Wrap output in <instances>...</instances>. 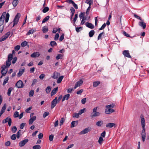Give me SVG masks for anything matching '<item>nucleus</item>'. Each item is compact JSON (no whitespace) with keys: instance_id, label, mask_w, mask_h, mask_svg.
I'll list each match as a JSON object with an SVG mask.
<instances>
[{"instance_id":"nucleus-1","label":"nucleus","mask_w":149,"mask_h":149,"mask_svg":"<svg viewBox=\"0 0 149 149\" xmlns=\"http://www.w3.org/2000/svg\"><path fill=\"white\" fill-rule=\"evenodd\" d=\"M12 56H8V60L6 61V66L3 65L1 67V73L2 76H5L6 74L8 69L11 64V61L12 59Z\"/></svg>"},{"instance_id":"nucleus-2","label":"nucleus","mask_w":149,"mask_h":149,"mask_svg":"<svg viewBox=\"0 0 149 149\" xmlns=\"http://www.w3.org/2000/svg\"><path fill=\"white\" fill-rule=\"evenodd\" d=\"M141 122L142 125V127L143 128V130L142 131L141 135L142 139V141L144 142L145 141L146 137V133L145 132V119L143 116H141Z\"/></svg>"},{"instance_id":"nucleus-3","label":"nucleus","mask_w":149,"mask_h":149,"mask_svg":"<svg viewBox=\"0 0 149 149\" xmlns=\"http://www.w3.org/2000/svg\"><path fill=\"white\" fill-rule=\"evenodd\" d=\"M114 106L115 105L113 104L106 105V107L107 108L105 109V113L107 114H109L114 112V110L112 109L113 108Z\"/></svg>"},{"instance_id":"nucleus-4","label":"nucleus","mask_w":149,"mask_h":149,"mask_svg":"<svg viewBox=\"0 0 149 149\" xmlns=\"http://www.w3.org/2000/svg\"><path fill=\"white\" fill-rule=\"evenodd\" d=\"M6 13V12H3L0 17V33L2 32L4 28V26L3 25L4 23Z\"/></svg>"},{"instance_id":"nucleus-5","label":"nucleus","mask_w":149,"mask_h":149,"mask_svg":"<svg viewBox=\"0 0 149 149\" xmlns=\"http://www.w3.org/2000/svg\"><path fill=\"white\" fill-rule=\"evenodd\" d=\"M98 107H96L93 109V112L91 113V118H93V117L98 116H100V113L97 111V110Z\"/></svg>"},{"instance_id":"nucleus-6","label":"nucleus","mask_w":149,"mask_h":149,"mask_svg":"<svg viewBox=\"0 0 149 149\" xmlns=\"http://www.w3.org/2000/svg\"><path fill=\"white\" fill-rule=\"evenodd\" d=\"M20 16V14L19 13H17V15L15 16L13 21V27H14L15 25L17 24Z\"/></svg>"},{"instance_id":"nucleus-7","label":"nucleus","mask_w":149,"mask_h":149,"mask_svg":"<svg viewBox=\"0 0 149 149\" xmlns=\"http://www.w3.org/2000/svg\"><path fill=\"white\" fill-rule=\"evenodd\" d=\"M7 122H8V125L9 126H11V124L12 123V120L9 117H7L5 119H4L2 121V123L3 124Z\"/></svg>"},{"instance_id":"nucleus-8","label":"nucleus","mask_w":149,"mask_h":149,"mask_svg":"<svg viewBox=\"0 0 149 149\" xmlns=\"http://www.w3.org/2000/svg\"><path fill=\"white\" fill-rule=\"evenodd\" d=\"M59 103L57 101V97H56L52 102L51 108L53 109L56 105L57 104Z\"/></svg>"},{"instance_id":"nucleus-9","label":"nucleus","mask_w":149,"mask_h":149,"mask_svg":"<svg viewBox=\"0 0 149 149\" xmlns=\"http://www.w3.org/2000/svg\"><path fill=\"white\" fill-rule=\"evenodd\" d=\"M10 33V32L9 31L6 33L1 38H0V42H2L5 40L9 36Z\"/></svg>"},{"instance_id":"nucleus-10","label":"nucleus","mask_w":149,"mask_h":149,"mask_svg":"<svg viewBox=\"0 0 149 149\" xmlns=\"http://www.w3.org/2000/svg\"><path fill=\"white\" fill-rule=\"evenodd\" d=\"M91 129V128L90 127H88L85 128L84 130L80 132L79 133V134H84L88 133L89 132Z\"/></svg>"},{"instance_id":"nucleus-11","label":"nucleus","mask_w":149,"mask_h":149,"mask_svg":"<svg viewBox=\"0 0 149 149\" xmlns=\"http://www.w3.org/2000/svg\"><path fill=\"white\" fill-rule=\"evenodd\" d=\"M18 88H22L24 86L23 82L22 81L19 80L18 81L15 85Z\"/></svg>"},{"instance_id":"nucleus-12","label":"nucleus","mask_w":149,"mask_h":149,"mask_svg":"<svg viewBox=\"0 0 149 149\" xmlns=\"http://www.w3.org/2000/svg\"><path fill=\"white\" fill-rule=\"evenodd\" d=\"M29 141L28 139H24L20 141L19 143V145L20 147H22L24 146Z\"/></svg>"},{"instance_id":"nucleus-13","label":"nucleus","mask_w":149,"mask_h":149,"mask_svg":"<svg viewBox=\"0 0 149 149\" xmlns=\"http://www.w3.org/2000/svg\"><path fill=\"white\" fill-rule=\"evenodd\" d=\"M83 81L81 79H80L79 81H77L74 87V89H75L77 87L80 86L83 83Z\"/></svg>"},{"instance_id":"nucleus-14","label":"nucleus","mask_w":149,"mask_h":149,"mask_svg":"<svg viewBox=\"0 0 149 149\" xmlns=\"http://www.w3.org/2000/svg\"><path fill=\"white\" fill-rule=\"evenodd\" d=\"M116 127V125L114 123H107L106 125V127L107 128H111L114 127V128Z\"/></svg>"},{"instance_id":"nucleus-15","label":"nucleus","mask_w":149,"mask_h":149,"mask_svg":"<svg viewBox=\"0 0 149 149\" xmlns=\"http://www.w3.org/2000/svg\"><path fill=\"white\" fill-rule=\"evenodd\" d=\"M25 71V68H23V69H20L19 70V72L17 74V76L18 77H21L22 74H23V73Z\"/></svg>"},{"instance_id":"nucleus-16","label":"nucleus","mask_w":149,"mask_h":149,"mask_svg":"<svg viewBox=\"0 0 149 149\" xmlns=\"http://www.w3.org/2000/svg\"><path fill=\"white\" fill-rule=\"evenodd\" d=\"M85 25L87 27L90 29H93L94 28V25L91 23L87 22L86 23Z\"/></svg>"},{"instance_id":"nucleus-17","label":"nucleus","mask_w":149,"mask_h":149,"mask_svg":"<svg viewBox=\"0 0 149 149\" xmlns=\"http://www.w3.org/2000/svg\"><path fill=\"white\" fill-rule=\"evenodd\" d=\"M36 116H32L31 117V118L29 120V124H31L36 119Z\"/></svg>"},{"instance_id":"nucleus-18","label":"nucleus","mask_w":149,"mask_h":149,"mask_svg":"<svg viewBox=\"0 0 149 149\" xmlns=\"http://www.w3.org/2000/svg\"><path fill=\"white\" fill-rule=\"evenodd\" d=\"M139 26L142 27L143 29H145L146 27V24L143 22L141 21L139 22Z\"/></svg>"},{"instance_id":"nucleus-19","label":"nucleus","mask_w":149,"mask_h":149,"mask_svg":"<svg viewBox=\"0 0 149 149\" xmlns=\"http://www.w3.org/2000/svg\"><path fill=\"white\" fill-rule=\"evenodd\" d=\"M58 88V87H56L53 89V90L52 91L51 93V96L56 94V93L57 92Z\"/></svg>"},{"instance_id":"nucleus-20","label":"nucleus","mask_w":149,"mask_h":149,"mask_svg":"<svg viewBox=\"0 0 149 149\" xmlns=\"http://www.w3.org/2000/svg\"><path fill=\"white\" fill-rule=\"evenodd\" d=\"M60 75V73L57 72H55L54 73L52 77L54 79H57Z\"/></svg>"},{"instance_id":"nucleus-21","label":"nucleus","mask_w":149,"mask_h":149,"mask_svg":"<svg viewBox=\"0 0 149 149\" xmlns=\"http://www.w3.org/2000/svg\"><path fill=\"white\" fill-rule=\"evenodd\" d=\"M78 123V121H72L71 123V128L73 127L76 126Z\"/></svg>"},{"instance_id":"nucleus-22","label":"nucleus","mask_w":149,"mask_h":149,"mask_svg":"<svg viewBox=\"0 0 149 149\" xmlns=\"http://www.w3.org/2000/svg\"><path fill=\"white\" fill-rule=\"evenodd\" d=\"M70 96V95L69 94H68L65 95L63 97V99H62V101L63 102V101H64L65 100H68V98H69Z\"/></svg>"},{"instance_id":"nucleus-23","label":"nucleus","mask_w":149,"mask_h":149,"mask_svg":"<svg viewBox=\"0 0 149 149\" xmlns=\"http://www.w3.org/2000/svg\"><path fill=\"white\" fill-rule=\"evenodd\" d=\"M36 31L35 29H32L30 30L27 33H26V35H29L31 34H33Z\"/></svg>"},{"instance_id":"nucleus-24","label":"nucleus","mask_w":149,"mask_h":149,"mask_svg":"<svg viewBox=\"0 0 149 149\" xmlns=\"http://www.w3.org/2000/svg\"><path fill=\"white\" fill-rule=\"evenodd\" d=\"M123 54L124 56H130L128 50H124L123 52Z\"/></svg>"},{"instance_id":"nucleus-25","label":"nucleus","mask_w":149,"mask_h":149,"mask_svg":"<svg viewBox=\"0 0 149 149\" xmlns=\"http://www.w3.org/2000/svg\"><path fill=\"white\" fill-rule=\"evenodd\" d=\"M100 84V81H95L93 83V85L94 87H95L98 86Z\"/></svg>"},{"instance_id":"nucleus-26","label":"nucleus","mask_w":149,"mask_h":149,"mask_svg":"<svg viewBox=\"0 0 149 149\" xmlns=\"http://www.w3.org/2000/svg\"><path fill=\"white\" fill-rule=\"evenodd\" d=\"M95 32L94 30H91L89 33V36L90 37H92L94 34Z\"/></svg>"},{"instance_id":"nucleus-27","label":"nucleus","mask_w":149,"mask_h":149,"mask_svg":"<svg viewBox=\"0 0 149 149\" xmlns=\"http://www.w3.org/2000/svg\"><path fill=\"white\" fill-rule=\"evenodd\" d=\"M50 45L52 47L56 46L57 45L56 43L54 41H51L50 42Z\"/></svg>"},{"instance_id":"nucleus-28","label":"nucleus","mask_w":149,"mask_h":149,"mask_svg":"<svg viewBox=\"0 0 149 149\" xmlns=\"http://www.w3.org/2000/svg\"><path fill=\"white\" fill-rule=\"evenodd\" d=\"M51 88L50 86H47L45 89L46 92L47 93H49L51 91Z\"/></svg>"},{"instance_id":"nucleus-29","label":"nucleus","mask_w":149,"mask_h":149,"mask_svg":"<svg viewBox=\"0 0 149 149\" xmlns=\"http://www.w3.org/2000/svg\"><path fill=\"white\" fill-rule=\"evenodd\" d=\"M18 0H13L12 4L14 7H16L18 3Z\"/></svg>"},{"instance_id":"nucleus-30","label":"nucleus","mask_w":149,"mask_h":149,"mask_svg":"<svg viewBox=\"0 0 149 149\" xmlns=\"http://www.w3.org/2000/svg\"><path fill=\"white\" fill-rule=\"evenodd\" d=\"M103 124V122L102 120L99 121L97 122L96 125L99 127H100Z\"/></svg>"},{"instance_id":"nucleus-31","label":"nucleus","mask_w":149,"mask_h":149,"mask_svg":"<svg viewBox=\"0 0 149 149\" xmlns=\"http://www.w3.org/2000/svg\"><path fill=\"white\" fill-rule=\"evenodd\" d=\"M9 16H10L9 14L8 13H7L6 14V18H5V21L7 23L8 22V21L9 19Z\"/></svg>"},{"instance_id":"nucleus-32","label":"nucleus","mask_w":149,"mask_h":149,"mask_svg":"<svg viewBox=\"0 0 149 149\" xmlns=\"http://www.w3.org/2000/svg\"><path fill=\"white\" fill-rule=\"evenodd\" d=\"M48 29L46 26H44L42 27V31L44 33H46L48 31Z\"/></svg>"},{"instance_id":"nucleus-33","label":"nucleus","mask_w":149,"mask_h":149,"mask_svg":"<svg viewBox=\"0 0 149 149\" xmlns=\"http://www.w3.org/2000/svg\"><path fill=\"white\" fill-rule=\"evenodd\" d=\"M8 79L9 78L8 77L5 78V79H4L3 82V86H4L8 82Z\"/></svg>"},{"instance_id":"nucleus-34","label":"nucleus","mask_w":149,"mask_h":149,"mask_svg":"<svg viewBox=\"0 0 149 149\" xmlns=\"http://www.w3.org/2000/svg\"><path fill=\"white\" fill-rule=\"evenodd\" d=\"M104 141V139L102 137L100 136L98 140V142L100 144H101L102 143L103 141Z\"/></svg>"},{"instance_id":"nucleus-35","label":"nucleus","mask_w":149,"mask_h":149,"mask_svg":"<svg viewBox=\"0 0 149 149\" xmlns=\"http://www.w3.org/2000/svg\"><path fill=\"white\" fill-rule=\"evenodd\" d=\"M63 78V76H61L60 77L57 79V83L58 84L60 83L61 82Z\"/></svg>"},{"instance_id":"nucleus-36","label":"nucleus","mask_w":149,"mask_h":149,"mask_svg":"<svg viewBox=\"0 0 149 149\" xmlns=\"http://www.w3.org/2000/svg\"><path fill=\"white\" fill-rule=\"evenodd\" d=\"M49 16H47V17H46L42 20V23H45V22L48 21L49 18Z\"/></svg>"},{"instance_id":"nucleus-37","label":"nucleus","mask_w":149,"mask_h":149,"mask_svg":"<svg viewBox=\"0 0 149 149\" xmlns=\"http://www.w3.org/2000/svg\"><path fill=\"white\" fill-rule=\"evenodd\" d=\"M17 130V128L16 126H13L11 128V131L13 133H15Z\"/></svg>"},{"instance_id":"nucleus-38","label":"nucleus","mask_w":149,"mask_h":149,"mask_svg":"<svg viewBox=\"0 0 149 149\" xmlns=\"http://www.w3.org/2000/svg\"><path fill=\"white\" fill-rule=\"evenodd\" d=\"M49 8L47 7H45L42 10V12L44 13H45L49 11Z\"/></svg>"},{"instance_id":"nucleus-39","label":"nucleus","mask_w":149,"mask_h":149,"mask_svg":"<svg viewBox=\"0 0 149 149\" xmlns=\"http://www.w3.org/2000/svg\"><path fill=\"white\" fill-rule=\"evenodd\" d=\"M93 0H86V3L88 4L89 6H91L92 3L93 2Z\"/></svg>"},{"instance_id":"nucleus-40","label":"nucleus","mask_w":149,"mask_h":149,"mask_svg":"<svg viewBox=\"0 0 149 149\" xmlns=\"http://www.w3.org/2000/svg\"><path fill=\"white\" fill-rule=\"evenodd\" d=\"M17 137V135L16 134H13L10 136L11 139L13 140H15Z\"/></svg>"},{"instance_id":"nucleus-41","label":"nucleus","mask_w":149,"mask_h":149,"mask_svg":"<svg viewBox=\"0 0 149 149\" xmlns=\"http://www.w3.org/2000/svg\"><path fill=\"white\" fill-rule=\"evenodd\" d=\"M40 54L38 52H35L32 54L30 56H39Z\"/></svg>"},{"instance_id":"nucleus-42","label":"nucleus","mask_w":149,"mask_h":149,"mask_svg":"<svg viewBox=\"0 0 149 149\" xmlns=\"http://www.w3.org/2000/svg\"><path fill=\"white\" fill-rule=\"evenodd\" d=\"M85 108H84L83 109L80 110L79 111L78 113L79 115L81 114L82 113L84 112V111L85 110Z\"/></svg>"},{"instance_id":"nucleus-43","label":"nucleus","mask_w":149,"mask_h":149,"mask_svg":"<svg viewBox=\"0 0 149 149\" xmlns=\"http://www.w3.org/2000/svg\"><path fill=\"white\" fill-rule=\"evenodd\" d=\"M79 113H73V117L74 118H78L79 117Z\"/></svg>"},{"instance_id":"nucleus-44","label":"nucleus","mask_w":149,"mask_h":149,"mask_svg":"<svg viewBox=\"0 0 149 149\" xmlns=\"http://www.w3.org/2000/svg\"><path fill=\"white\" fill-rule=\"evenodd\" d=\"M27 44V42L26 41H24L21 43V46L22 47H25L26 46Z\"/></svg>"},{"instance_id":"nucleus-45","label":"nucleus","mask_w":149,"mask_h":149,"mask_svg":"<svg viewBox=\"0 0 149 149\" xmlns=\"http://www.w3.org/2000/svg\"><path fill=\"white\" fill-rule=\"evenodd\" d=\"M13 56H12V59L11 60H12L13 59V60L12 61V63L13 64H14L16 63V62L17 60V57L16 56L13 58Z\"/></svg>"},{"instance_id":"nucleus-46","label":"nucleus","mask_w":149,"mask_h":149,"mask_svg":"<svg viewBox=\"0 0 149 149\" xmlns=\"http://www.w3.org/2000/svg\"><path fill=\"white\" fill-rule=\"evenodd\" d=\"M49 115V113L48 111L45 112L43 114V117L44 118H45L47 116Z\"/></svg>"},{"instance_id":"nucleus-47","label":"nucleus","mask_w":149,"mask_h":149,"mask_svg":"<svg viewBox=\"0 0 149 149\" xmlns=\"http://www.w3.org/2000/svg\"><path fill=\"white\" fill-rule=\"evenodd\" d=\"M33 149H40L41 147L39 145L34 146L33 147Z\"/></svg>"},{"instance_id":"nucleus-48","label":"nucleus","mask_w":149,"mask_h":149,"mask_svg":"<svg viewBox=\"0 0 149 149\" xmlns=\"http://www.w3.org/2000/svg\"><path fill=\"white\" fill-rule=\"evenodd\" d=\"M13 88H8L7 93V94L8 96H10V95L11 92Z\"/></svg>"},{"instance_id":"nucleus-49","label":"nucleus","mask_w":149,"mask_h":149,"mask_svg":"<svg viewBox=\"0 0 149 149\" xmlns=\"http://www.w3.org/2000/svg\"><path fill=\"white\" fill-rule=\"evenodd\" d=\"M19 115V113L17 111H16L14 114L13 116L14 118H16L18 117Z\"/></svg>"},{"instance_id":"nucleus-50","label":"nucleus","mask_w":149,"mask_h":149,"mask_svg":"<svg viewBox=\"0 0 149 149\" xmlns=\"http://www.w3.org/2000/svg\"><path fill=\"white\" fill-rule=\"evenodd\" d=\"M134 16L135 18H136L137 19L140 20L141 21H143V20L141 19V18L139 16L137 15L136 14H134Z\"/></svg>"},{"instance_id":"nucleus-51","label":"nucleus","mask_w":149,"mask_h":149,"mask_svg":"<svg viewBox=\"0 0 149 149\" xmlns=\"http://www.w3.org/2000/svg\"><path fill=\"white\" fill-rule=\"evenodd\" d=\"M59 37V35L58 33H57L55 35L54 40H57L58 39V38Z\"/></svg>"},{"instance_id":"nucleus-52","label":"nucleus","mask_w":149,"mask_h":149,"mask_svg":"<svg viewBox=\"0 0 149 149\" xmlns=\"http://www.w3.org/2000/svg\"><path fill=\"white\" fill-rule=\"evenodd\" d=\"M91 8V6H89L88 7L86 12V14L87 15H88L89 13V12Z\"/></svg>"},{"instance_id":"nucleus-53","label":"nucleus","mask_w":149,"mask_h":149,"mask_svg":"<svg viewBox=\"0 0 149 149\" xmlns=\"http://www.w3.org/2000/svg\"><path fill=\"white\" fill-rule=\"evenodd\" d=\"M26 123H22L20 125V128L21 129H22L23 128L24 126H25Z\"/></svg>"},{"instance_id":"nucleus-54","label":"nucleus","mask_w":149,"mask_h":149,"mask_svg":"<svg viewBox=\"0 0 149 149\" xmlns=\"http://www.w3.org/2000/svg\"><path fill=\"white\" fill-rule=\"evenodd\" d=\"M20 46L18 45H17L15 47L14 49L16 51H18L19 50V49L20 48Z\"/></svg>"},{"instance_id":"nucleus-55","label":"nucleus","mask_w":149,"mask_h":149,"mask_svg":"<svg viewBox=\"0 0 149 149\" xmlns=\"http://www.w3.org/2000/svg\"><path fill=\"white\" fill-rule=\"evenodd\" d=\"M34 94V91L33 90H31L29 92V96L30 97H32L33 95Z\"/></svg>"},{"instance_id":"nucleus-56","label":"nucleus","mask_w":149,"mask_h":149,"mask_svg":"<svg viewBox=\"0 0 149 149\" xmlns=\"http://www.w3.org/2000/svg\"><path fill=\"white\" fill-rule=\"evenodd\" d=\"M106 24L104 23L102 26L99 29V30H102L103 29L106 27Z\"/></svg>"},{"instance_id":"nucleus-57","label":"nucleus","mask_w":149,"mask_h":149,"mask_svg":"<svg viewBox=\"0 0 149 149\" xmlns=\"http://www.w3.org/2000/svg\"><path fill=\"white\" fill-rule=\"evenodd\" d=\"M54 135H51L49 136V139L50 141H53L54 138Z\"/></svg>"},{"instance_id":"nucleus-58","label":"nucleus","mask_w":149,"mask_h":149,"mask_svg":"<svg viewBox=\"0 0 149 149\" xmlns=\"http://www.w3.org/2000/svg\"><path fill=\"white\" fill-rule=\"evenodd\" d=\"M83 91V89H81L77 92V94L78 95H81Z\"/></svg>"},{"instance_id":"nucleus-59","label":"nucleus","mask_w":149,"mask_h":149,"mask_svg":"<svg viewBox=\"0 0 149 149\" xmlns=\"http://www.w3.org/2000/svg\"><path fill=\"white\" fill-rule=\"evenodd\" d=\"M85 13H81L80 14H79V16L80 19H81L83 18L84 15Z\"/></svg>"},{"instance_id":"nucleus-60","label":"nucleus","mask_w":149,"mask_h":149,"mask_svg":"<svg viewBox=\"0 0 149 149\" xmlns=\"http://www.w3.org/2000/svg\"><path fill=\"white\" fill-rule=\"evenodd\" d=\"M64 34H63L59 38V40L61 41H62V40L64 39Z\"/></svg>"},{"instance_id":"nucleus-61","label":"nucleus","mask_w":149,"mask_h":149,"mask_svg":"<svg viewBox=\"0 0 149 149\" xmlns=\"http://www.w3.org/2000/svg\"><path fill=\"white\" fill-rule=\"evenodd\" d=\"M104 33V32H102L100 33L97 38V39L98 40H99L100 39H101V37L102 36V35Z\"/></svg>"},{"instance_id":"nucleus-62","label":"nucleus","mask_w":149,"mask_h":149,"mask_svg":"<svg viewBox=\"0 0 149 149\" xmlns=\"http://www.w3.org/2000/svg\"><path fill=\"white\" fill-rule=\"evenodd\" d=\"M32 109V107H30L29 108H27L25 110V112L26 113H29L30 112V110Z\"/></svg>"},{"instance_id":"nucleus-63","label":"nucleus","mask_w":149,"mask_h":149,"mask_svg":"<svg viewBox=\"0 0 149 149\" xmlns=\"http://www.w3.org/2000/svg\"><path fill=\"white\" fill-rule=\"evenodd\" d=\"M64 122V118H61V120L60 121V126L62 125Z\"/></svg>"},{"instance_id":"nucleus-64","label":"nucleus","mask_w":149,"mask_h":149,"mask_svg":"<svg viewBox=\"0 0 149 149\" xmlns=\"http://www.w3.org/2000/svg\"><path fill=\"white\" fill-rule=\"evenodd\" d=\"M70 10L71 11V13L72 14H74L75 10L73 8L71 7L70 9Z\"/></svg>"}]
</instances>
